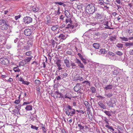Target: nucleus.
I'll return each instance as SVG.
<instances>
[{"mask_svg":"<svg viewBox=\"0 0 133 133\" xmlns=\"http://www.w3.org/2000/svg\"><path fill=\"white\" fill-rule=\"evenodd\" d=\"M65 113L67 115L72 117L75 114V109H72L71 106L68 105L65 109Z\"/></svg>","mask_w":133,"mask_h":133,"instance_id":"1","label":"nucleus"},{"mask_svg":"<svg viewBox=\"0 0 133 133\" xmlns=\"http://www.w3.org/2000/svg\"><path fill=\"white\" fill-rule=\"evenodd\" d=\"M96 10L95 8L92 4L87 5L86 8V11L87 13L89 14H93Z\"/></svg>","mask_w":133,"mask_h":133,"instance_id":"2","label":"nucleus"},{"mask_svg":"<svg viewBox=\"0 0 133 133\" xmlns=\"http://www.w3.org/2000/svg\"><path fill=\"white\" fill-rule=\"evenodd\" d=\"M0 63L4 65H7L9 63V60L7 58H1L0 59Z\"/></svg>","mask_w":133,"mask_h":133,"instance_id":"3","label":"nucleus"},{"mask_svg":"<svg viewBox=\"0 0 133 133\" xmlns=\"http://www.w3.org/2000/svg\"><path fill=\"white\" fill-rule=\"evenodd\" d=\"M32 18L30 17H24L23 18V21L25 24H29L32 21Z\"/></svg>","mask_w":133,"mask_h":133,"instance_id":"4","label":"nucleus"},{"mask_svg":"<svg viewBox=\"0 0 133 133\" xmlns=\"http://www.w3.org/2000/svg\"><path fill=\"white\" fill-rule=\"evenodd\" d=\"M111 24V22L107 21L104 23L103 25L107 26L105 27V28L109 29H112L111 28L112 26Z\"/></svg>","mask_w":133,"mask_h":133,"instance_id":"5","label":"nucleus"},{"mask_svg":"<svg viewBox=\"0 0 133 133\" xmlns=\"http://www.w3.org/2000/svg\"><path fill=\"white\" fill-rule=\"evenodd\" d=\"M75 61L76 63L78 64V66L80 68L83 69H84V66L79 59L76 58Z\"/></svg>","mask_w":133,"mask_h":133,"instance_id":"6","label":"nucleus"},{"mask_svg":"<svg viewBox=\"0 0 133 133\" xmlns=\"http://www.w3.org/2000/svg\"><path fill=\"white\" fill-rule=\"evenodd\" d=\"M113 99L114 101V99H116L115 98H111L110 101L107 103L109 107H113L114 106V102H113Z\"/></svg>","mask_w":133,"mask_h":133,"instance_id":"7","label":"nucleus"},{"mask_svg":"<svg viewBox=\"0 0 133 133\" xmlns=\"http://www.w3.org/2000/svg\"><path fill=\"white\" fill-rule=\"evenodd\" d=\"M64 62L67 67H70V60L69 59L66 58L64 59Z\"/></svg>","mask_w":133,"mask_h":133,"instance_id":"8","label":"nucleus"},{"mask_svg":"<svg viewBox=\"0 0 133 133\" xmlns=\"http://www.w3.org/2000/svg\"><path fill=\"white\" fill-rule=\"evenodd\" d=\"M9 25L7 24V22L6 24H4L1 27V29L3 30H6L8 29Z\"/></svg>","mask_w":133,"mask_h":133,"instance_id":"9","label":"nucleus"},{"mask_svg":"<svg viewBox=\"0 0 133 133\" xmlns=\"http://www.w3.org/2000/svg\"><path fill=\"white\" fill-rule=\"evenodd\" d=\"M81 88L80 84L77 83L76 84V85L74 87V89L75 91L76 92H78L80 89Z\"/></svg>","mask_w":133,"mask_h":133,"instance_id":"10","label":"nucleus"},{"mask_svg":"<svg viewBox=\"0 0 133 133\" xmlns=\"http://www.w3.org/2000/svg\"><path fill=\"white\" fill-rule=\"evenodd\" d=\"M24 34L26 36L30 35L31 34V32L30 29H26L24 31Z\"/></svg>","mask_w":133,"mask_h":133,"instance_id":"11","label":"nucleus"},{"mask_svg":"<svg viewBox=\"0 0 133 133\" xmlns=\"http://www.w3.org/2000/svg\"><path fill=\"white\" fill-rule=\"evenodd\" d=\"M107 52V51L106 49L104 48H102L100 49L99 51V54H106Z\"/></svg>","mask_w":133,"mask_h":133,"instance_id":"12","label":"nucleus"},{"mask_svg":"<svg viewBox=\"0 0 133 133\" xmlns=\"http://www.w3.org/2000/svg\"><path fill=\"white\" fill-rule=\"evenodd\" d=\"M98 104L101 108L104 109H106V106L102 103V102L99 101L98 102Z\"/></svg>","mask_w":133,"mask_h":133,"instance_id":"13","label":"nucleus"},{"mask_svg":"<svg viewBox=\"0 0 133 133\" xmlns=\"http://www.w3.org/2000/svg\"><path fill=\"white\" fill-rule=\"evenodd\" d=\"M95 17L98 19H101L103 16L102 14H100L97 13L95 14Z\"/></svg>","mask_w":133,"mask_h":133,"instance_id":"14","label":"nucleus"},{"mask_svg":"<svg viewBox=\"0 0 133 133\" xmlns=\"http://www.w3.org/2000/svg\"><path fill=\"white\" fill-rule=\"evenodd\" d=\"M7 22L6 19L2 18L0 19V25L2 24H6Z\"/></svg>","mask_w":133,"mask_h":133,"instance_id":"15","label":"nucleus"},{"mask_svg":"<svg viewBox=\"0 0 133 133\" xmlns=\"http://www.w3.org/2000/svg\"><path fill=\"white\" fill-rule=\"evenodd\" d=\"M100 46L99 44L98 43H94L93 44V47L96 49H98Z\"/></svg>","mask_w":133,"mask_h":133,"instance_id":"16","label":"nucleus"},{"mask_svg":"<svg viewBox=\"0 0 133 133\" xmlns=\"http://www.w3.org/2000/svg\"><path fill=\"white\" fill-rule=\"evenodd\" d=\"M58 37L61 38V39L64 40L66 39V35H65L63 34H61L58 36Z\"/></svg>","mask_w":133,"mask_h":133,"instance_id":"17","label":"nucleus"},{"mask_svg":"<svg viewBox=\"0 0 133 133\" xmlns=\"http://www.w3.org/2000/svg\"><path fill=\"white\" fill-rule=\"evenodd\" d=\"M113 85H107L106 87L104 88L105 89L108 90L111 89L113 88Z\"/></svg>","mask_w":133,"mask_h":133,"instance_id":"18","label":"nucleus"},{"mask_svg":"<svg viewBox=\"0 0 133 133\" xmlns=\"http://www.w3.org/2000/svg\"><path fill=\"white\" fill-rule=\"evenodd\" d=\"M61 76L62 79L69 76L68 75L67 73H64L61 74Z\"/></svg>","mask_w":133,"mask_h":133,"instance_id":"19","label":"nucleus"},{"mask_svg":"<svg viewBox=\"0 0 133 133\" xmlns=\"http://www.w3.org/2000/svg\"><path fill=\"white\" fill-rule=\"evenodd\" d=\"M32 109V106L31 105H27L25 108V109L27 110H31Z\"/></svg>","mask_w":133,"mask_h":133,"instance_id":"20","label":"nucleus"},{"mask_svg":"<svg viewBox=\"0 0 133 133\" xmlns=\"http://www.w3.org/2000/svg\"><path fill=\"white\" fill-rule=\"evenodd\" d=\"M75 79L76 80H79L81 81H83V78L80 76H78L76 77L75 78Z\"/></svg>","mask_w":133,"mask_h":133,"instance_id":"21","label":"nucleus"},{"mask_svg":"<svg viewBox=\"0 0 133 133\" xmlns=\"http://www.w3.org/2000/svg\"><path fill=\"white\" fill-rule=\"evenodd\" d=\"M32 56H31L30 57L24 59V60L26 63L27 64L28 62H29L31 59H32Z\"/></svg>","mask_w":133,"mask_h":133,"instance_id":"22","label":"nucleus"},{"mask_svg":"<svg viewBox=\"0 0 133 133\" xmlns=\"http://www.w3.org/2000/svg\"><path fill=\"white\" fill-rule=\"evenodd\" d=\"M13 69L14 70L15 72H19L20 71V70L19 69L18 66L14 67L13 68Z\"/></svg>","mask_w":133,"mask_h":133,"instance_id":"23","label":"nucleus"},{"mask_svg":"<svg viewBox=\"0 0 133 133\" xmlns=\"http://www.w3.org/2000/svg\"><path fill=\"white\" fill-rule=\"evenodd\" d=\"M71 94L69 93H67L66 94V97L67 98H69L70 99H71Z\"/></svg>","mask_w":133,"mask_h":133,"instance_id":"24","label":"nucleus"},{"mask_svg":"<svg viewBox=\"0 0 133 133\" xmlns=\"http://www.w3.org/2000/svg\"><path fill=\"white\" fill-rule=\"evenodd\" d=\"M26 64V63L24 60H23L19 62V65L21 66H24Z\"/></svg>","mask_w":133,"mask_h":133,"instance_id":"25","label":"nucleus"},{"mask_svg":"<svg viewBox=\"0 0 133 133\" xmlns=\"http://www.w3.org/2000/svg\"><path fill=\"white\" fill-rule=\"evenodd\" d=\"M70 64V65L72 66V69H74L76 67L75 64L73 62L71 63Z\"/></svg>","mask_w":133,"mask_h":133,"instance_id":"26","label":"nucleus"},{"mask_svg":"<svg viewBox=\"0 0 133 133\" xmlns=\"http://www.w3.org/2000/svg\"><path fill=\"white\" fill-rule=\"evenodd\" d=\"M105 96H107V98H110L112 96V93H108V94H105Z\"/></svg>","mask_w":133,"mask_h":133,"instance_id":"27","label":"nucleus"},{"mask_svg":"<svg viewBox=\"0 0 133 133\" xmlns=\"http://www.w3.org/2000/svg\"><path fill=\"white\" fill-rule=\"evenodd\" d=\"M58 27L57 25L51 27V29L52 30L54 31L56 30L58 28Z\"/></svg>","mask_w":133,"mask_h":133,"instance_id":"28","label":"nucleus"},{"mask_svg":"<svg viewBox=\"0 0 133 133\" xmlns=\"http://www.w3.org/2000/svg\"><path fill=\"white\" fill-rule=\"evenodd\" d=\"M30 48V46L29 45H27L24 46L23 49L25 51H28L29 50Z\"/></svg>","mask_w":133,"mask_h":133,"instance_id":"29","label":"nucleus"},{"mask_svg":"<svg viewBox=\"0 0 133 133\" xmlns=\"http://www.w3.org/2000/svg\"><path fill=\"white\" fill-rule=\"evenodd\" d=\"M32 10L34 12H36L38 11V8L34 6L32 8Z\"/></svg>","mask_w":133,"mask_h":133,"instance_id":"30","label":"nucleus"},{"mask_svg":"<svg viewBox=\"0 0 133 133\" xmlns=\"http://www.w3.org/2000/svg\"><path fill=\"white\" fill-rule=\"evenodd\" d=\"M90 89L91 90V92L92 93H94L95 92L96 89L94 87H92L90 88Z\"/></svg>","mask_w":133,"mask_h":133,"instance_id":"31","label":"nucleus"},{"mask_svg":"<svg viewBox=\"0 0 133 133\" xmlns=\"http://www.w3.org/2000/svg\"><path fill=\"white\" fill-rule=\"evenodd\" d=\"M104 112L106 115H107L108 116H111V112L110 111H104Z\"/></svg>","mask_w":133,"mask_h":133,"instance_id":"32","label":"nucleus"},{"mask_svg":"<svg viewBox=\"0 0 133 133\" xmlns=\"http://www.w3.org/2000/svg\"><path fill=\"white\" fill-rule=\"evenodd\" d=\"M110 40L112 41H114L116 40V37L115 36H112L110 38Z\"/></svg>","mask_w":133,"mask_h":133,"instance_id":"33","label":"nucleus"},{"mask_svg":"<svg viewBox=\"0 0 133 133\" xmlns=\"http://www.w3.org/2000/svg\"><path fill=\"white\" fill-rule=\"evenodd\" d=\"M12 112H14V114L15 115L16 113L18 114L19 112V110L16 109H15L12 110Z\"/></svg>","mask_w":133,"mask_h":133,"instance_id":"34","label":"nucleus"},{"mask_svg":"<svg viewBox=\"0 0 133 133\" xmlns=\"http://www.w3.org/2000/svg\"><path fill=\"white\" fill-rule=\"evenodd\" d=\"M116 46L117 47L119 48H122L123 47V44L121 43H118L116 45Z\"/></svg>","mask_w":133,"mask_h":133,"instance_id":"35","label":"nucleus"},{"mask_svg":"<svg viewBox=\"0 0 133 133\" xmlns=\"http://www.w3.org/2000/svg\"><path fill=\"white\" fill-rule=\"evenodd\" d=\"M31 128L34 129H35L36 130H37L38 129V127H36L35 126L33 125H32L31 124Z\"/></svg>","mask_w":133,"mask_h":133,"instance_id":"36","label":"nucleus"},{"mask_svg":"<svg viewBox=\"0 0 133 133\" xmlns=\"http://www.w3.org/2000/svg\"><path fill=\"white\" fill-rule=\"evenodd\" d=\"M82 83L83 84H86L88 85L89 86H90V83L89 81H84L82 82Z\"/></svg>","mask_w":133,"mask_h":133,"instance_id":"37","label":"nucleus"},{"mask_svg":"<svg viewBox=\"0 0 133 133\" xmlns=\"http://www.w3.org/2000/svg\"><path fill=\"white\" fill-rule=\"evenodd\" d=\"M66 54H68L69 55L71 56L73 55L72 53V51H66Z\"/></svg>","mask_w":133,"mask_h":133,"instance_id":"38","label":"nucleus"},{"mask_svg":"<svg viewBox=\"0 0 133 133\" xmlns=\"http://www.w3.org/2000/svg\"><path fill=\"white\" fill-rule=\"evenodd\" d=\"M78 126L79 127L80 130H83L84 128V127L81 124H78Z\"/></svg>","mask_w":133,"mask_h":133,"instance_id":"39","label":"nucleus"},{"mask_svg":"<svg viewBox=\"0 0 133 133\" xmlns=\"http://www.w3.org/2000/svg\"><path fill=\"white\" fill-rule=\"evenodd\" d=\"M116 53L117 55L119 56L121 55H122L123 54L120 51H117L116 52Z\"/></svg>","mask_w":133,"mask_h":133,"instance_id":"40","label":"nucleus"},{"mask_svg":"<svg viewBox=\"0 0 133 133\" xmlns=\"http://www.w3.org/2000/svg\"><path fill=\"white\" fill-rule=\"evenodd\" d=\"M120 38L122 39V41H127L128 40V38L125 37H120Z\"/></svg>","mask_w":133,"mask_h":133,"instance_id":"41","label":"nucleus"},{"mask_svg":"<svg viewBox=\"0 0 133 133\" xmlns=\"http://www.w3.org/2000/svg\"><path fill=\"white\" fill-rule=\"evenodd\" d=\"M35 83L36 84H40L41 82L39 80L36 79L35 81Z\"/></svg>","mask_w":133,"mask_h":133,"instance_id":"42","label":"nucleus"},{"mask_svg":"<svg viewBox=\"0 0 133 133\" xmlns=\"http://www.w3.org/2000/svg\"><path fill=\"white\" fill-rule=\"evenodd\" d=\"M22 84H24L28 85L29 84V82L26 81H24L23 82H22Z\"/></svg>","mask_w":133,"mask_h":133,"instance_id":"43","label":"nucleus"},{"mask_svg":"<svg viewBox=\"0 0 133 133\" xmlns=\"http://www.w3.org/2000/svg\"><path fill=\"white\" fill-rule=\"evenodd\" d=\"M133 44L132 43H125V45L126 46H130L131 45H132Z\"/></svg>","mask_w":133,"mask_h":133,"instance_id":"44","label":"nucleus"},{"mask_svg":"<svg viewBox=\"0 0 133 133\" xmlns=\"http://www.w3.org/2000/svg\"><path fill=\"white\" fill-rule=\"evenodd\" d=\"M31 54V51H29L26 52L25 53V55L27 56H30V55Z\"/></svg>","mask_w":133,"mask_h":133,"instance_id":"45","label":"nucleus"},{"mask_svg":"<svg viewBox=\"0 0 133 133\" xmlns=\"http://www.w3.org/2000/svg\"><path fill=\"white\" fill-rule=\"evenodd\" d=\"M113 74L114 75H117L118 74V72L116 70H114L113 71Z\"/></svg>","mask_w":133,"mask_h":133,"instance_id":"46","label":"nucleus"},{"mask_svg":"<svg viewBox=\"0 0 133 133\" xmlns=\"http://www.w3.org/2000/svg\"><path fill=\"white\" fill-rule=\"evenodd\" d=\"M55 3L56 4H58L59 5H62L64 3L62 2H55Z\"/></svg>","mask_w":133,"mask_h":133,"instance_id":"47","label":"nucleus"},{"mask_svg":"<svg viewBox=\"0 0 133 133\" xmlns=\"http://www.w3.org/2000/svg\"><path fill=\"white\" fill-rule=\"evenodd\" d=\"M108 53L109 55L111 56L114 57L115 56V54L112 52H109Z\"/></svg>","mask_w":133,"mask_h":133,"instance_id":"48","label":"nucleus"},{"mask_svg":"<svg viewBox=\"0 0 133 133\" xmlns=\"http://www.w3.org/2000/svg\"><path fill=\"white\" fill-rule=\"evenodd\" d=\"M21 16L20 15L15 16V18L16 20H17L18 18H20Z\"/></svg>","mask_w":133,"mask_h":133,"instance_id":"49","label":"nucleus"},{"mask_svg":"<svg viewBox=\"0 0 133 133\" xmlns=\"http://www.w3.org/2000/svg\"><path fill=\"white\" fill-rule=\"evenodd\" d=\"M42 129V130L43 131V133H45L46 132V130L45 129V127H43Z\"/></svg>","mask_w":133,"mask_h":133,"instance_id":"50","label":"nucleus"},{"mask_svg":"<svg viewBox=\"0 0 133 133\" xmlns=\"http://www.w3.org/2000/svg\"><path fill=\"white\" fill-rule=\"evenodd\" d=\"M27 44H28L27 45H29V46H32V42H28L27 43Z\"/></svg>","mask_w":133,"mask_h":133,"instance_id":"51","label":"nucleus"},{"mask_svg":"<svg viewBox=\"0 0 133 133\" xmlns=\"http://www.w3.org/2000/svg\"><path fill=\"white\" fill-rule=\"evenodd\" d=\"M96 97L98 98H101V99H103L104 98H105L104 97H102V96H96Z\"/></svg>","mask_w":133,"mask_h":133,"instance_id":"52","label":"nucleus"},{"mask_svg":"<svg viewBox=\"0 0 133 133\" xmlns=\"http://www.w3.org/2000/svg\"><path fill=\"white\" fill-rule=\"evenodd\" d=\"M103 2L104 3L106 4H108L109 3V1L108 0H104Z\"/></svg>","mask_w":133,"mask_h":133,"instance_id":"53","label":"nucleus"},{"mask_svg":"<svg viewBox=\"0 0 133 133\" xmlns=\"http://www.w3.org/2000/svg\"><path fill=\"white\" fill-rule=\"evenodd\" d=\"M20 102V101L19 99L16 100L15 101V103L16 104H18Z\"/></svg>","mask_w":133,"mask_h":133,"instance_id":"54","label":"nucleus"},{"mask_svg":"<svg viewBox=\"0 0 133 133\" xmlns=\"http://www.w3.org/2000/svg\"><path fill=\"white\" fill-rule=\"evenodd\" d=\"M116 1L118 4H121L122 3L121 2L120 0H116Z\"/></svg>","mask_w":133,"mask_h":133,"instance_id":"55","label":"nucleus"},{"mask_svg":"<svg viewBox=\"0 0 133 133\" xmlns=\"http://www.w3.org/2000/svg\"><path fill=\"white\" fill-rule=\"evenodd\" d=\"M31 102H24L23 104V105H27L30 104Z\"/></svg>","mask_w":133,"mask_h":133,"instance_id":"56","label":"nucleus"},{"mask_svg":"<svg viewBox=\"0 0 133 133\" xmlns=\"http://www.w3.org/2000/svg\"><path fill=\"white\" fill-rule=\"evenodd\" d=\"M69 12L67 10L65 11V14L66 16L68 17L67 16L68 15V13H69Z\"/></svg>","mask_w":133,"mask_h":133,"instance_id":"57","label":"nucleus"},{"mask_svg":"<svg viewBox=\"0 0 133 133\" xmlns=\"http://www.w3.org/2000/svg\"><path fill=\"white\" fill-rule=\"evenodd\" d=\"M59 95V96L58 97H59V98H64V96H63L62 94V93H60V94Z\"/></svg>","mask_w":133,"mask_h":133,"instance_id":"58","label":"nucleus"},{"mask_svg":"<svg viewBox=\"0 0 133 133\" xmlns=\"http://www.w3.org/2000/svg\"><path fill=\"white\" fill-rule=\"evenodd\" d=\"M68 25L69 26L68 27H70V28H73V26L71 25L70 24H68ZM68 27H67L66 28H68Z\"/></svg>","mask_w":133,"mask_h":133,"instance_id":"59","label":"nucleus"},{"mask_svg":"<svg viewBox=\"0 0 133 133\" xmlns=\"http://www.w3.org/2000/svg\"><path fill=\"white\" fill-rule=\"evenodd\" d=\"M56 64H57V65L58 67H60L61 66L60 64L58 62H56Z\"/></svg>","mask_w":133,"mask_h":133,"instance_id":"60","label":"nucleus"},{"mask_svg":"<svg viewBox=\"0 0 133 133\" xmlns=\"http://www.w3.org/2000/svg\"><path fill=\"white\" fill-rule=\"evenodd\" d=\"M55 94H56L58 95V96H57V97H59L58 95L60 94V93H59L57 91H56L55 92Z\"/></svg>","mask_w":133,"mask_h":133,"instance_id":"61","label":"nucleus"},{"mask_svg":"<svg viewBox=\"0 0 133 133\" xmlns=\"http://www.w3.org/2000/svg\"><path fill=\"white\" fill-rule=\"evenodd\" d=\"M117 7L118 8L117 10H118L119 9L120 10L121 9V8L122 7L121 6H120L119 5H117Z\"/></svg>","mask_w":133,"mask_h":133,"instance_id":"62","label":"nucleus"},{"mask_svg":"<svg viewBox=\"0 0 133 133\" xmlns=\"http://www.w3.org/2000/svg\"><path fill=\"white\" fill-rule=\"evenodd\" d=\"M56 78L57 79V81H59V80L61 79V78L59 76H58L57 77H56Z\"/></svg>","mask_w":133,"mask_h":133,"instance_id":"63","label":"nucleus"},{"mask_svg":"<svg viewBox=\"0 0 133 133\" xmlns=\"http://www.w3.org/2000/svg\"><path fill=\"white\" fill-rule=\"evenodd\" d=\"M19 81H20L22 82H23L24 81V80L23 79L22 77H20V78H19Z\"/></svg>","mask_w":133,"mask_h":133,"instance_id":"64","label":"nucleus"}]
</instances>
